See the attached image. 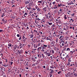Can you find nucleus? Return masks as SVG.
<instances>
[{
    "label": "nucleus",
    "instance_id": "1",
    "mask_svg": "<svg viewBox=\"0 0 77 77\" xmlns=\"http://www.w3.org/2000/svg\"><path fill=\"white\" fill-rule=\"evenodd\" d=\"M46 54V55H47V56L49 57V56H50V55L51 54L49 52V51H45L44 52Z\"/></svg>",
    "mask_w": 77,
    "mask_h": 77
},
{
    "label": "nucleus",
    "instance_id": "2",
    "mask_svg": "<svg viewBox=\"0 0 77 77\" xmlns=\"http://www.w3.org/2000/svg\"><path fill=\"white\" fill-rule=\"evenodd\" d=\"M26 64L25 65H26L27 67L28 66H30V65H31V64H30V63L29 62H27V63H26Z\"/></svg>",
    "mask_w": 77,
    "mask_h": 77
},
{
    "label": "nucleus",
    "instance_id": "3",
    "mask_svg": "<svg viewBox=\"0 0 77 77\" xmlns=\"http://www.w3.org/2000/svg\"><path fill=\"white\" fill-rule=\"evenodd\" d=\"M51 44H52V46H54V44H55V42L54 41H51Z\"/></svg>",
    "mask_w": 77,
    "mask_h": 77
},
{
    "label": "nucleus",
    "instance_id": "4",
    "mask_svg": "<svg viewBox=\"0 0 77 77\" xmlns=\"http://www.w3.org/2000/svg\"><path fill=\"white\" fill-rule=\"evenodd\" d=\"M47 47V45H45L43 44V46L42 47L43 49H45Z\"/></svg>",
    "mask_w": 77,
    "mask_h": 77
},
{
    "label": "nucleus",
    "instance_id": "5",
    "mask_svg": "<svg viewBox=\"0 0 77 77\" xmlns=\"http://www.w3.org/2000/svg\"><path fill=\"white\" fill-rule=\"evenodd\" d=\"M41 49H42V47H39L38 48L37 51H38V53H39V51H40L41 50Z\"/></svg>",
    "mask_w": 77,
    "mask_h": 77
},
{
    "label": "nucleus",
    "instance_id": "6",
    "mask_svg": "<svg viewBox=\"0 0 77 77\" xmlns=\"http://www.w3.org/2000/svg\"><path fill=\"white\" fill-rule=\"evenodd\" d=\"M8 48H9L10 47H12V44L11 43H9L8 45Z\"/></svg>",
    "mask_w": 77,
    "mask_h": 77
},
{
    "label": "nucleus",
    "instance_id": "7",
    "mask_svg": "<svg viewBox=\"0 0 77 77\" xmlns=\"http://www.w3.org/2000/svg\"><path fill=\"white\" fill-rule=\"evenodd\" d=\"M69 20L70 21H69V22H70V23H71V21L72 22L74 21V19H73L71 18Z\"/></svg>",
    "mask_w": 77,
    "mask_h": 77
},
{
    "label": "nucleus",
    "instance_id": "8",
    "mask_svg": "<svg viewBox=\"0 0 77 77\" xmlns=\"http://www.w3.org/2000/svg\"><path fill=\"white\" fill-rule=\"evenodd\" d=\"M50 51L51 53L52 52V54H51L52 55H53V54L54 53V50H51Z\"/></svg>",
    "mask_w": 77,
    "mask_h": 77
},
{
    "label": "nucleus",
    "instance_id": "9",
    "mask_svg": "<svg viewBox=\"0 0 77 77\" xmlns=\"http://www.w3.org/2000/svg\"><path fill=\"white\" fill-rule=\"evenodd\" d=\"M42 10L44 11L45 12H46L47 11V7H45L43 8Z\"/></svg>",
    "mask_w": 77,
    "mask_h": 77
},
{
    "label": "nucleus",
    "instance_id": "10",
    "mask_svg": "<svg viewBox=\"0 0 77 77\" xmlns=\"http://www.w3.org/2000/svg\"><path fill=\"white\" fill-rule=\"evenodd\" d=\"M27 15H28V13L26 12L25 14H24V15H23V16H24V17H26Z\"/></svg>",
    "mask_w": 77,
    "mask_h": 77
},
{
    "label": "nucleus",
    "instance_id": "11",
    "mask_svg": "<svg viewBox=\"0 0 77 77\" xmlns=\"http://www.w3.org/2000/svg\"><path fill=\"white\" fill-rule=\"evenodd\" d=\"M29 37H30V38H33V37L34 36L33 34L29 35Z\"/></svg>",
    "mask_w": 77,
    "mask_h": 77
},
{
    "label": "nucleus",
    "instance_id": "12",
    "mask_svg": "<svg viewBox=\"0 0 77 77\" xmlns=\"http://www.w3.org/2000/svg\"><path fill=\"white\" fill-rule=\"evenodd\" d=\"M73 74H72V73H70V75L69 76V77H72V76H73Z\"/></svg>",
    "mask_w": 77,
    "mask_h": 77
},
{
    "label": "nucleus",
    "instance_id": "13",
    "mask_svg": "<svg viewBox=\"0 0 77 77\" xmlns=\"http://www.w3.org/2000/svg\"><path fill=\"white\" fill-rule=\"evenodd\" d=\"M74 5V3H73V2L72 1H71L69 3V4H68V5Z\"/></svg>",
    "mask_w": 77,
    "mask_h": 77
},
{
    "label": "nucleus",
    "instance_id": "14",
    "mask_svg": "<svg viewBox=\"0 0 77 77\" xmlns=\"http://www.w3.org/2000/svg\"><path fill=\"white\" fill-rule=\"evenodd\" d=\"M2 21L3 22H4V23H6V22H7V21H5L3 19L2 20Z\"/></svg>",
    "mask_w": 77,
    "mask_h": 77
},
{
    "label": "nucleus",
    "instance_id": "15",
    "mask_svg": "<svg viewBox=\"0 0 77 77\" xmlns=\"http://www.w3.org/2000/svg\"><path fill=\"white\" fill-rule=\"evenodd\" d=\"M34 47L36 48L38 47V45L36 44L34 45Z\"/></svg>",
    "mask_w": 77,
    "mask_h": 77
},
{
    "label": "nucleus",
    "instance_id": "16",
    "mask_svg": "<svg viewBox=\"0 0 77 77\" xmlns=\"http://www.w3.org/2000/svg\"><path fill=\"white\" fill-rule=\"evenodd\" d=\"M1 70H2V71L3 72H4V71H5V68H1Z\"/></svg>",
    "mask_w": 77,
    "mask_h": 77
},
{
    "label": "nucleus",
    "instance_id": "17",
    "mask_svg": "<svg viewBox=\"0 0 77 77\" xmlns=\"http://www.w3.org/2000/svg\"><path fill=\"white\" fill-rule=\"evenodd\" d=\"M54 9H57V5H55L54 6Z\"/></svg>",
    "mask_w": 77,
    "mask_h": 77
},
{
    "label": "nucleus",
    "instance_id": "18",
    "mask_svg": "<svg viewBox=\"0 0 77 77\" xmlns=\"http://www.w3.org/2000/svg\"><path fill=\"white\" fill-rule=\"evenodd\" d=\"M18 52H17V53L18 54H21V52L20 51V50H18L17 51Z\"/></svg>",
    "mask_w": 77,
    "mask_h": 77
},
{
    "label": "nucleus",
    "instance_id": "19",
    "mask_svg": "<svg viewBox=\"0 0 77 77\" xmlns=\"http://www.w3.org/2000/svg\"><path fill=\"white\" fill-rule=\"evenodd\" d=\"M38 57H42V55L39 54H38Z\"/></svg>",
    "mask_w": 77,
    "mask_h": 77
},
{
    "label": "nucleus",
    "instance_id": "20",
    "mask_svg": "<svg viewBox=\"0 0 77 77\" xmlns=\"http://www.w3.org/2000/svg\"><path fill=\"white\" fill-rule=\"evenodd\" d=\"M17 45H15V47H14V50H15L16 49H17Z\"/></svg>",
    "mask_w": 77,
    "mask_h": 77
},
{
    "label": "nucleus",
    "instance_id": "21",
    "mask_svg": "<svg viewBox=\"0 0 77 77\" xmlns=\"http://www.w3.org/2000/svg\"><path fill=\"white\" fill-rule=\"evenodd\" d=\"M26 40H27V38H25V39L23 40V42H25L26 41Z\"/></svg>",
    "mask_w": 77,
    "mask_h": 77
},
{
    "label": "nucleus",
    "instance_id": "22",
    "mask_svg": "<svg viewBox=\"0 0 77 77\" xmlns=\"http://www.w3.org/2000/svg\"><path fill=\"white\" fill-rule=\"evenodd\" d=\"M68 62H71L72 60H71V57H69V59L68 60Z\"/></svg>",
    "mask_w": 77,
    "mask_h": 77
},
{
    "label": "nucleus",
    "instance_id": "23",
    "mask_svg": "<svg viewBox=\"0 0 77 77\" xmlns=\"http://www.w3.org/2000/svg\"><path fill=\"white\" fill-rule=\"evenodd\" d=\"M50 38H49V40H50V41H51L53 40V39H52V37H50V36H49Z\"/></svg>",
    "mask_w": 77,
    "mask_h": 77
},
{
    "label": "nucleus",
    "instance_id": "24",
    "mask_svg": "<svg viewBox=\"0 0 77 77\" xmlns=\"http://www.w3.org/2000/svg\"><path fill=\"white\" fill-rule=\"evenodd\" d=\"M48 24L49 25V26H51V25H52V24H53L52 23H49V22H48Z\"/></svg>",
    "mask_w": 77,
    "mask_h": 77
},
{
    "label": "nucleus",
    "instance_id": "25",
    "mask_svg": "<svg viewBox=\"0 0 77 77\" xmlns=\"http://www.w3.org/2000/svg\"><path fill=\"white\" fill-rule=\"evenodd\" d=\"M60 41H61V42H63L64 43V41H63V38H61L60 39Z\"/></svg>",
    "mask_w": 77,
    "mask_h": 77
},
{
    "label": "nucleus",
    "instance_id": "26",
    "mask_svg": "<svg viewBox=\"0 0 77 77\" xmlns=\"http://www.w3.org/2000/svg\"><path fill=\"white\" fill-rule=\"evenodd\" d=\"M25 5H27V4H28V3H29V1H27L25 2Z\"/></svg>",
    "mask_w": 77,
    "mask_h": 77
},
{
    "label": "nucleus",
    "instance_id": "27",
    "mask_svg": "<svg viewBox=\"0 0 77 77\" xmlns=\"http://www.w3.org/2000/svg\"><path fill=\"white\" fill-rule=\"evenodd\" d=\"M70 72H69L68 73H67V77H69V75H70Z\"/></svg>",
    "mask_w": 77,
    "mask_h": 77
},
{
    "label": "nucleus",
    "instance_id": "28",
    "mask_svg": "<svg viewBox=\"0 0 77 77\" xmlns=\"http://www.w3.org/2000/svg\"><path fill=\"white\" fill-rule=\"evenodd\" d=\"M45 16L46 17V18L48 19H49V17H48V14H45Z\"/></svg>",
    "mask_w": 77,
    "mask_h": 77
},
{
    "label": "nucleus",
    "instance_id": "29",
    "mask_svg": "<svg viewBox=\"0 0 77 77\" xmlns=\"http://www.w3.org/2000/svg\"><path fill=\"white\" fill-rule=\"evenodd\" d=\"M64 18L65 20H66V19H67V17H66V15H65L64 16Z\"/></svg>",
    "mask_w": 77,
    "mask_h": 77
},
{
    "label": "nucleus",
    "instance_id": "30",
    "mask_svg": "<svg viewBox=\"0 0 77 77\" xmlns=\"http://www.w3.org/2000/svg\"><path fill=\"white\" fill-rule=\"evenodd\" d=\"M58 23H59V24H61V23H62V22H61L60 20H58Z\"/></svg>",
    "mask_w": 77,
    "mask_h": 77
},
{
    "label": "nucleus",
    "instance_id": "31",
    "mask_svg": "<svg viewBox=\"0 0 77 77\" xmlns=\"http://www.w3.org/2000/svg\"><path fill=\"white\" fill-rule=\"evenodd\" d=\"M11 2L12 4H13L14 3H15V1H14V0H13L12 1H11Z\"/></svg>",
    "mask_w": 77,
    "mask_h": 77
},
{
    "label": "nucleus",
    "instance_id": "32",
    "mask_svg": "<svg viewBox=\"0 0 77 77\" xmlns=\"http://www.w3.org/2000/svg\"><path fill=\"white\" fill-rule=\"evenodd\" d=\"M27 9H28V10H30V9H31V8H30V6H29V7H27Z\"/></svg>",
    "mask_w": 77,
    "mask_h": 77
},
{
    "label": "nucleus",
    "instance_id": "33",
    "mask_svg": "<svg viewBox=\"0 0 77 77\" xmlns=\"http://www.w3.org/2000/svg\"><path fill=\"white\" fill-rule=\"evenodd\" d=\"M37 11L38 12H40L41 11L40 10V9L39 8H38L37 9Z\"/></svg>",
    "mask_w": 77,
    "mask_h": 77
},
{
    "label": "nucleus",
    "instance_id": "34",
    "mask_svg": "<svg viewBox=\"0 0 77 77\" xmlns=\"http://www.w3.org/2000/svg\"><path fill=\"white\" fill-rule=\"evenodd\" d=\"M66 51H70V49L69 48H67L66 50Z\"/></svg>",
    "mask_w": 77,
    "mask_h": 77
},
{
    "label": "nucleus",
    "instance_id": "35",
    "mask_svg": "<svg viewBox=\"0 0 77 77\" xmlns=\"http://www.w3.org/2000/svg\"><path fill=\"white\" fill-rule=\"evenodd\" d=\"M70 62H68V63H67V65L68 66H69V65H70Z\"/></svg>",
    "mask_w": 77,
    "mask_h": 77
},
{
    "label": "nucleus",
    "instance_id": "36",
    "mask_svg": "<svg viewBox=\"0 0 77 77\" xmlns=\"http://www.w3.org/2000/svg\"><path fill=\"white\" fill-rule=\"evenodd\" d=\"M35 51L34 50V49H32V53H35Z\"/></svg>",
    "mask_w": 77,
    "mask_h": 77
},
{
    "label": "nucleus",
    "instance_id": "37",
    "mask_svg": "<svg viewBox=\"0 0 77 77\" xmlns=\"http://www.w3.org/2000/svg\"><path fill=\"white\" fill-rule=\"evenodd\" d=\"M4 14H5V13H3V14L2 15V16H1V17H4V16H5V15H4Z\"/></svg>",
    "mask_w": 77,
    "mask_h": 77
},
{
    "label": "nucleus",
    "instance_id": "38",
    "mask_svg": "<svg viewBox=\"0 0 77 77\" xmlns=\"http://www.w3.org/2000/svg\"><path fill=\"white\" fill-rule=\"evenodd\" d=\"M53 73H54V70L53 71H52L50 72V74H52Z\"/></svg>",
    "mask_w": 77,
    "mask_h": 77
},
{
    "label": "nucleus",
    "instance_id": "39",
    "mask_svg": "<svg viewBox=\"0 0 77 77\" xmlns=\"http://www.w3.org/2000/svg\"><path fill=\"white\" fill-rule=\"evenodd\" d=\"M75 15V14L73 13L72 14V15L71 16L72 17H74V15Z\"/></svg>",
    "mask_w": 77,
    "mask_h": 77
},
{
    "label": "nucleus",
    "instance_id": "40",
    "mask_svg": "<svg viewBox=\"0 0 77 77\" xmlns=\"http://www.w3.org/2000/svg\"><path fill=\"white\" fill-rule=\"evenodd\" d=\"M58 7H60V6H61V4H60V5L58 4V5H57Z\"/></svg>",
    "mask_w": 77,
    "mask_h": 77
},
{
    "label": "nucleus",
    "instance_id": "41",
    "mask_svg": "<svg viewBox=\"0 0 77 77\" xmlns=\"http://www.w3.org/2000/svg\"><path fill=\"white\" fill-rule=\"evenodd\" d=\"M2 66H5V67H6V66H8V65H6V64H5L4 65H2Z\"/></svg>",
    "mask_w": 77,
    "mask_h": 77
},
{
    "label": "nucleus",
    "instance_id": "42",
    "mask_svg": "<svg viewBox=\"0 0 77 77\" xmlns=\"http://www.w3.org/2000/svg\"><path fill=\"white\" fill-rule=\"evenodd\" d=\"M62 11H63V10L62 9L60 8V9L59 11L60 12H62Z\"/></svg>",
    "mask_w": 77,
    "mask_h": 77
},
{
    "label": "nucleus",
    "instance_id": "43",
    "mask_svg": "<svg viewBox=\"0 0 77 77\" xmlns=\"http://www.w3.org/2000/svg\"><path fill=\"white\" fill-rule=\"evenodd\" d=\"M30 5H31V6H32L33 5V2H32L30 3Z\"/></svg>",
    "mask_w": 77,
    "mask_h": 77
},
{
    "label": "nucleus",
    "instance_id": "44",
    "mask_svg": "<svg viewBox=\"0 0 77 77\" xmlns=\"http://www.w3.org/2000/svg\"><path fill=\"white\" fill-rule=\"evenodd\" d=\"M25 54H29V53H28V52L26 51L25 52Z\"/></svg>",
    "mask_w": 77,
    "mask_h": 77
},
{
    "label": "nucleus",
    "instance_id": "45",
    "mask_svg": "<svg viewBox=\"0 0 77 77\" xmlns=\"http://www.w3.org/2000/svg\"><path fill=\"white\" fill-rule=\"evenodd\" d=\"M63 36H60L59 38V39H61V38H62H62H63Z\"/></svg>",
    "mask_w": 77,
    "mask_h": 77
},
{
    "label": "nucleus",
    "instance_id": "46",
    "mask_svg": "<svg viewBox=\"0 0 77 77\" xmlns=\"http://www.w3.org/2000/svg\"><path fill=\"white\" fill-rule=\"evenodd\" d=\"M61 72H62L61 71H59V72H57V73L58 74H60V73H61Z\"/></svg>",
    "mask_w": 77,
    "mask_h": 77
},
{
    "label": "nucleus",
    "instance_id": "47",
    "mask_svg": "<svg viewBox=\"0 0 77 77\" xmlns=\"http://www.w3.org/2000/svg\"><path fill=\"white\" fill-rule=\"evenodd\" d=\"M10 63H11V64H10L11 65H12V64H14V63H13V62H10Z\"/></svg>",
    "mask_w": 77,
    "mask_h": 77
},
{
    "label": "nucleus",
    "instance_id": "48",
    "mask_svg": "<svg viewBox=\"0 0 77 77\" xmlns=\"http://www.w3.org/2000/svg\"><path fill=\"white\" fill-rule=\"evenodd\" d=\"M50 68H52V69H54V67L53 66H50Z\"/></svg>",
    "mask_w": 77,
    "mask_h": 77
},
{
    "label": "nucleus",
    "instance_id": "49",
    "mask_svg": "<svg viewBox=\"0 0 77 77\" xmlns=\"http://www.w3.org/2000/svg\"><path fill=\"white\" fill-rule=\"evenodd\" d=\"M42 56L43 58H44V57H45V56H44V54H42Z\"/></svg>",
    "mask_w": 77,
    "mask_h": 77
},
{
    "label": "nucleus",
    "instance_id": "50",
    "mask_svg": "<svg viewBox=\"0 0 77 77\" xmlns=\"http://www.w3.org/2000/svg\"><path fill=\"white\" fill-rule=\"evenodd\" d=\"M74 75L75 76H77V74L75 73L74 74Z\"/></svg>",
    "mask_w": 77,
    "mask_h": 77
},
{
    "label": "nucleus",
    "instance_id": "51",
    "mask_svg": "<svg viewBox=\"0 0 77 77\" xmlns=\"http://www.w3.org/2000/svg\"><path fill=\"white\" fill-rule=\"evenodd\" d=\"M49 38H50V36L48 37H47V40H49Z\"/></svg>",
    "mask_w": 77,
    "mask_h": 77
},
{
    "label": "nucleus",
    "instance_id": "52",
    "mask_svg": "<svg viewBox=\"0 0 77 77\" xmlns=\"http://www.w3.org/2000/svg\"><path fill=\"white\" fill-rule=\"evenodd\" d=\"M17 37H20V34H17Z\"/></svg>",
    "mask_w": 77,
    "mask_h": 77
},
{
    "label": "nucleus",
    "instance_id": "53",
    "mask_svg": "<svg viewBox=\"0 0 77 77\" xmlns=\"http://www.w3.org/2000/svg\"><path fill=\"white\" fill-rule=\"evenodd\" d=\"M49 75L50 76V77H51L52 76V74H49Z\"/></svg>",
    "mask_w": 77,
    "mask_h": 77
},
{
    "label": "nucleus",
    "instance_id": "54",
    "mask_svg": "<svg viewBox=\"0 0 77 77\" xmlns=\"http://www.w3.org/2000/svg\"><path fill=\"white\" fill-rule=\"evenodd\" d=\"M21 37L20 36L19 38V40H21Z\"/></svg>",
    "mask_w": 77,
    "mask_h": 77
},
{
    "label": "nucleus",
    "instance_id": "55",
    "mask_svg": "<svg viewBox=\"0 0 77 77\" xmlns=\"http://www.w3.org/2000/svg\"><path fill=\"white\" fill-rule=\"evenodd\" d=\"M56 3V2H54L52 3V4L54 5H55V4Z\"/></svg>",
    "mask_w": 77,
    "mask_h": 77
},
{
    "label": "nucleus",
    "instance_id": "56",
    "mask_svg": "<svg viewBox=\"0 0 77 77\" xmlns=\"http://www.w3.org/2000/svg\"><path fill=\"white\" fill-rule=\"evenodd\" d=\"M20 44L19 45L20 47H21V45H23V44H22L21 43H20Z\"/></svg>",
    "mask_w": 77,
    "mask_h": 77
},
{
    "label": "nucleus",
    "instance_id": "57",
    "mask_svg": "<svg viewBox=\"0 0 77 77\" xmlns=\"http://www.w3.org/2000/svg\"><path fill=\"white\" fill-rule=\"evenodd\" d=\"M36 10V9L35 8H32V10L33 11H35Z\"/></svg>",
    "mask_w": 77,
    "mask_h": 77
},
{
    "label": "nucleus",
    "instance_id": "58",
    "mask_svg": "<svg viewBox=\"0 0 77 77\" xmlns=\"http://www.w3.org/2000/svg\"><path fill=\"white\" fill-rule=\"evenodd\" d=\"M20 51V53H21L23 52V50H21Z\"/></svg>",
    "mask_w": 77,
    "mask_h": 77
},
{
    "label": "nucleus",
    "instance_id": "59",
    "mask_svg": "<svg viewBox=\"0 0 77 77\" xmlns=\"http://www.w3.org/2000/svg\"><path fill=\"white\" fill-rule=\"evenodd\" d=\"M38 3H42V2H41V1H38Z\"/></svg>",
    "mask_w": 77,
    "mask_h": 77
},
{
    "label": "nucleus",
    "instance_id": "60",
    "mask_svg": "<svg viewBox=\"0 0 77 77\" xmlns=\"http://www.w3.org/2000/svg\"><path fill=\"white\" fill-rule=\"evenodd\" d=\"M69 56L68 55H67L66 56V58H69Z\"/></svg>",
    "mask_w": 77,
    "mask_h": 77
},
{
    "label": "nucleus",
    "instance_id": "61",
    "mask_svg": "<svg viewBox=\"0 0 77 77\" xmlns=\"http://www.w3.org/2000/svg\"><path fill=\"white\" fill-rule=\"evenodd\" d=\"M28 46L29 48H30V45H28Z\"/></svg>",
    "mask_w": 77,
    "mask_h": 77
},
{
    "label": "nucleus",
    "instance_id": "62",
    "mask_svg": "<svg viewBox=\"0 0 77 77\" xmlns=\"http://www.w3.org/2000/svg\"><path fill=\"white\" fill-rule=\"evenodd\" d=\"M46 39V36H45L43 38V39Z\"/></svg>",
    "mask_w": 77,
    "mask_h": 77
},
{
    "label": "nucleus",
    "instance_id": "63",
    "mask_svg": "<svg viewBox=\"0 0 77 77\" xmlns=\"http://www.w3.org/2000/svg\"><path fill=\"white\" fill-rule=\"evenodd\" d=\"M23 39H25V37L24 36V35L23 36Z\"/></svg>",
    "mask_w": 77,
    "mask_h": 77
},
{
    "label": "nucleus",
    "instance_id": "64",
    "mask_svg": "<svg viewBox=\"0 0 77 77\" xmlns=\"http://www.w3.org/2000/svg\"><path fill=\"white\" fill-rule=\"evenodd\" d=\"M3 30L2 29H0V32H3Z\"/></svg>",
    "mask_w": 77,
    "mask_h": 77
}]
</instances>
